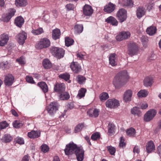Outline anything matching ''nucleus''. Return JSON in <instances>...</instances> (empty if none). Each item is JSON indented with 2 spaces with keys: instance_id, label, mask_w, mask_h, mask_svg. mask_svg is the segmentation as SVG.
<instances>
[{
  "instance_id": "nucleus-14",
  "label": "nucleus",
  "mask_w": 161,
  "mask_h": 161,
  "mask_svg": "<svg viewBox=\"0 0 161 161\" xmlns=\"http://www.w3.org/2000/svg\"><path fill=\"white\" fill-rule=\"evenodd\" d=\"M116 5L111 3H109L108 4L105 6L104 11L107 13H110L113 12L115 9Z\"/></svg>"
},
{
  "instance_id": "nucleus-38",
  "label": "nucleus",
  "mask_w": 161,
  "mask_h": 161,
  "mask_svg": "<svg viewBox=\"0 0 161 161\" xmlns=\"http://www.w3.org/2000/svg\"><path fill=\"white\" fill-rule=\"evenodd\" d=\"M122 4L124 6L132 7L134 5L133 2L132 0H123Z\"/></svg>"
},
{
  "instance_id": "nucleus-23",
  "label": "nucleus",
  "mask_w": 161,
  "mask_h": 161,
  "mask_svg": "<svg viewBox=\"0 0 161 161\" xmlns=\"http://www.w3.org/2000/svg\"><path fill=\"white\" fill-rule=\"evenodd\" d=\"M60 35L61 33L60 30L58 28H56L53 30L52 36L53 39L56 40L59 38Z\"/></svg>"
},
{
  "instance_id": "nucleus-10",
  "label": "nucleus",
  "mask_w": 161,
  "mask_h": 161,
  "mask_svg": "<svg viewBox=\"0 0 161 161\" xmlns=\"http://www.w3.org/2000/svg\"><path fill=\"white\" fill-rule=\"evenodd\" d=\"M27 37V34L24 31H22L17 35L18 42L20 45H23L25 42Z\"/></svg>"
},
{
  "instance_id": "nucleus-7",
  "label": "nucleus",
  "mask_w": 161,
  "mask_h": 161,
  "mask_svg": "<svg viewBox=\"0 0 161 161\" xmlns=\"http://www.w3.org/2000/svg\"><path fill=\"white\" fill-rule=\"evenodd\" d=\"M130 32L129 31H122L116 36V38L118 41H121L130 38Z\"/></svg>"
},
{
  "instance_id": "nucleus-52",
  "label": "nucleus",
  "mask_w": 161,
  "mask_h": 161,
  "mask_svg": "<svg viewBox=\"0 0 161 161\" xmlns=\"http://www.w3.org/2000/svg\"><path fill=\"white\" fill-rule=\"evenodd\" d=\"M13 125L14 127L18 128L23 125V124L19 121L16 120L13 123Z\"/></svg>"
},
{
  "instance_id": "nucleus-11",
  "label": "nucleus",
  "mask_w": 161,
  "mask_h": 161,
  "mask_svg": "<svg viewBox=\"0 0 161 161\" xmlns=\"http://www.w3.org/2000/svg\"><path fill=\"white\" fill-rule=\"evenodd\" d=\"M119 104V101L116 99H109L106 102V106L108 108H114L118 107Z\"/></svg>"
},
{
  "instance_id": "nucleus-1",
  "label": "nucleus",
  "mask_w": 161,
  "mask_h": 161,
  "mask_svg": "<svg viewBox=\"0 0 161 161\" xmlns=\"http://www.w3.org/2000/svg\"><path fill=\"white\" fill-rule=\"evenodd\" d=\"M129 79V77L126 70L120 71L117 73L114 77L113 84L115 89H119L126 83Z\"/></svg>"
},
{
  "instance_id": "nucleus-9",
  "label": "nucleus",
  "mask_w": 161,
  "mask_h": 161,
  "mask_svg": "<svg viewBox=\"0 0 161 161\" xmlns=\"http://www.w3.org/2000/svg\"><path fill=\"white\" fill-rule=\"evenodd\" d=\"M14 80V77L12 74H8L5 75L3 81L6 86H10L13 83Z\"/></svg>"
},
{
  "instance_id": "nucleus-24",
  "label": "nucleus",
  "mask_w": 161,
  "mask_h": 161,
  "mask_svg": "<svg viewBox=\"0 0 161 161\" xmlns=\"http://www.w3.org/2000/svg\"><path fill=\"white\" fill-rule=\"evenodd\" d=\"M145 9L142 7L138 8L136 10V15L137 17L139 19H140L145 14Z\"/></svg>"
},
{
  "instance_id": "nucleus-2",
  "label": "nucleus",
  "mask_w": 161,
  "mask_h": 161,
  "mask_svg": "<svg viewBox=\"0 0 161 161\" xmlns=\"http://www.w3.org/2000/svg\"><path fill=\"white\" fill-rule=\"evenodd\" d=\"M116 17L120 23L125 21L127 18L126 11L124 8H121L119 10L116 14Z\"/></svg>"
},
{
  "instance_id": "nucleus-39",
  "label": "nucleus",
  "mask_w": 161,
  "mask_h": 161,
  "mask_svg": "<svg viewBox=\"0 0 161 161\" xmlns=\"http://www.w3.org/2000/svg\"><path fill=\"white\" fill-rule=\"evenodd\" d=\"M86 92V89L83 88H81L79 91L77 97H79V98H81L85 96Z\"/></svg>"
},
{
  "instance_id": "nucleus-18",
  "label": "nucleus",
  "mask_w": 161,
  "mask_h": 161,
  "mask_svg": "<svg viewBox=\"0 0 161 161\" xmlns=\"http://www.w3.org/2000/svg\"><path fill=\"white\" fill-rule=\"evenodd\" d=\"M54 89L55 92H58L60 93L61 92L64 91L65 89V85L63 83L56 84L54 86Z\"/></svg>"
},
{
  "instance_id": "nucleus-17",
  "label": "nucleus",
  "mask_w": 161,
  "mask_h": 161,
  "mask_svg": "<svg viewBox=\"0 0 161 161\" xmlns=\"http://www.w3.org/2000/svg\"><path fill=\"white\" fill-rule=\"evenodd\" d=\"M105 22L114 26H117L118 24V21L117 19L112 16L108 17L105 19Z\"/></svg>"
},
{
  "instance_id": "nucleus-63",
  "label": "nucleus",
  "mask_w": 161,
  "mask_h": 161,
  "mask_svg": "<svg viewBox=\"0 0 161 161\" xmlns=\"http://www.w3.org/2000/svg\"><path fill=\"white\" fill-rule=\"evenodd\" d=\"M84 55L82 54L81 53H78L77 54V58L80 59H82L83 58Z\"/></svg>"
},
{
  "instance_id": "nucleus-59",
  "label": "nucleus",
  "mask_w": 161,
  "mask_h": 161,
  "mask_svg": "<svg viewBox=\"0 0 161 161\" xmlns=\"http://www.w3.org/2000/svg\"><path fill=\"white\" fill-rule=\"evenodd\" d=\"M65 7L68 10H73L74 9L75 6L73 4L69 3L67 4L65 6Z\"/></svg>"
},
{
  "instance_id": "nucleus-49",
  "label": "nucleus",
  "mask_w": 161,
  "mask_h": 161,
  "mask_svg": "<svg viewBox=\"0 0 161 161\" xmlns=\"http://www.w3.org/2000/svg\"><path fill=\"white\" fill-rule=\"evenodd\" d=\"M59 78L63 79L65 81H67L70 78V75L68 73H64L59 75Z\"/></svg>"
},
{
  "instance_id": "nucleus-45",
  "label": "nucleus",
  "mask_w": 161,
  "mask_h": 161,
  "mask_svg": "<svg viewBox=\"0 0 161 161\" xmlns=\"http://www.w3.org/2000/svg\"><path fill=\"white\" fill-rule=\"evenodd\" d=\"M64 51L62 48H60L58 50V52L57 53V54H56L55 56L58 57V58H60L64 57Z\"/></svg>"
},
{
  "instance_id": "nucleus-8",
  "label": "nucleus",
  "mask_w": 161,
  "mask_h": 161,
  "mask_svg": "<svg viewBox=\"0 0 161 161\" xmlns=\"http://www.w3.org/2000/svg\"><path fill=\"white\" fill-rule=\"evenodd\" d=\"M156 114V111L154 109H151L148 111L144 115V119L145 121L148 122L152 120Z\"/></svg>"
},
{
  "instance_id": "nucleus-43",
  "label": "nucleus",
  "mask_w": 161,
  "mask_h": 161,
  "mask_svg": "<svg viewBox=\"0 0 161 161\" xmlns=\"http://www.w3.org/2000/svg\"><path fill=\"white\" fill-rule=\"evenodd\" d=\"M99 98L100 100L103 101L108 99L109 98V96L107 93L103 92L100 94Z\"/></svg>"
},
{
  "instance_id": "nucleus-35",
  "label": "nucleus",
  "mask_w": 161,
  "mask_h": 161,
  "mask_svg": "<svg viewBox=\"0 0 161 161\" xmlns=\"http://www.w3.org/2000/svg\"><path fill=\"white\" fill-rule=\"evenodd\" d=\"M69 97V94L67 92H61L59 95V99L61 100H68Z\"/></svg>"
},
{
  "instance_id": "nucleus-22",
  "label": "nucleus",
  "mask_w": 161,
  "mask_h": 161,
  "mask_svg": "<svg viewBox=\"0 0 161 161\" xmlns=\"http://www.w3.org/2000/svg\"><path fill=\"white\" fill-rule=\"evenodd\" d=\"M131 112L132 114L138 117H140L142 115V112L140 108L137 107H135L131 108Z\"/></svg>"
},
{
  "instance_id": "nucleus-40",
  "label": "nucleus",
  "mask_w": 161,
  "mask_h": 161,
  "mask_svg": "<svg viewBox=\"0 0 161 161\" xmlns=\"http://www.w3.org/2000/svg\"><path fill=\"white\" fill-rule=\"evenodd\" d=\"M148 94V92L146 90H141L137 93L138 97H145Z\"/></svg>"
},
{
  "instance_id": "nucleus-37",
  "label": "nucleus",
  "mask_w": 161,
  "mask_h": 161,
  "mask_svg": "<svg viewBox=\"0 0 161 161\" xmlns=\"http://www.w3.org/2000/svg\"><path fill=\"white\" fill-rule=\"evenodd\" d=\"M74 29L75 33L80 34L83 31V25L82 24L77 25L75 26Z\"/></svg>"
},
{
  "instance_id": "nucleus-36",
  "label": "nucleus",
  "mask_w": 161,
  "mask_h": 161,
  "mask_svg": "<svg viewBox=\"0 0 161 161\" xmlns=\"http://www.w3.org/2000/svg\"><path fill=\"white\" fill-rule=\"evenodd\" d=\"M44 67L46 69H50L52 66V64L47 59H44L42 62Z\"/></svg>"
},
{
  "instance_id": "nucleus-28",
  "label": "nucleus",
  "mask_w": 161,
  "mask_h": 161,
  "mask_svg": "<svg viewBox=\"0 0 161 161\" xmlns=\"http://www.w3.org/2000/svg\"><path fill=\"white\" fill-rule=\"evenodd\" d=\"M37 85L41 88L44 92L46 93L48 92V87L45 82L44 81L39 82L38 83Z\"/></svg>"
},
{
  "instance_id": "nucleus-55",
  "label": "nucleus",
  "mask_w": 161,
  "mask_h": 161,
  "mask_svg": "<svg viewBox=\"0 0 161 161\" xmlns=\"http://www.w3.org/2000/svg\"><path fill=\"white\" fill-rule=\"evenodd\" d=\"M41 151H49V148L46 144H43L41 146Z\"/></svg>"
},
{
  "instance_id": "nucleus-54",
  "label": "nucleus",
  "mask_w": 161,
  "mask_h": 161,
  "mask_svg": "<svg viewBox=\"0 0 161 161\" xmlns=\"http://www.w3.org/2000/svg\"><path fill=\"white\" fill-rule=\"evenodd\" d=\"M15 141L17 143L19 144H23L24 143V141L22 138L17 137L15 139Z\"/></svg>"
},
{
  "instance_id": "nucleus-60",
  "label": "nucleus",
  "mask_w": 161,
  "mask_h": 161,
  "mask_svg": "<svg viewBox=\"0 0 161 161\" xmlns=\"http://www.w3.org/2000/svg\"><path fill=\"white\" fill-rule=\"evenodd\" d=\"M141 40L143 43L146 42L148 40L147 37L146 36L143 35L141 37Z\"/></svg>"
},
{
  "instance_id": "nucleus-20",
  "label": "nucleus",
  "mask_w": 161,
  "mask_h": 161,
  "mask_svg": "<svg viewBox=\"0 0 161 161\" xmlns=\"http://www.w3.org/2000/svg\"><path fill=\"white\" fill-rule=\"evenodd\" d=\"M40 135L41 133L40 132L34 130L28 132L27 134L28 136L31 139L38 138L40 136Z\"/></svg>"
},
{
  "instance_id": "nucleus-16",
  "label": "nucleus",
  "mask_w": 161,
  "mask_h": 161,
  "mask_svg": "<svg viewBox=\"0 0 161 161\" xmlns=\"http://www.w3.org/2000/svg\"><path fill=\"white\" fill-rule=\"evenodd\" d=\"M70 67L75 73H78L81 71V67L77 62H73L70 64Z\"/></svg>"
},
{
  "instance_id": "nucleus-30",
  "label": "nucleus",
  "mask_w": 161,
  "mask_h": 161,
  "mask_svg": "<svg viewBox=\"0 0 161 161\" xmlns=\"http://www.w3.org/2000/svg\"><path fill=\"white\" fill-rule=\"evenodd\" d=\"M27 4L26 0H15V4L18 7H25Z\"/></svg>"
},
{
  "instance_id": "nucleus-32",
  "label": "nucleus",
  "mask_w": 161,
  "mask_h": 161,
  "mask_svg": "<svg viewBox=\"0 0 161 161\" xmlns=\"http://www.w3.org/2000/svg\"><path fill=\"white\" fill-rule=\"evenodd\" d=\"M147 151H153L155 150V147L152 141L148 142L146 145Z\"/></svg>"
},
{
  "instance_id": "nucleus-57",
  "label": "nucleus",
  "mask_w": 161,
  "mask_h": 161,
  "mask_svg": "<svg viewBox=\"0 0 161 161\" xmlns=\"http://www.w3.org/2000/svg\"><path fill=\"white\" fill-rule=\"evenodd\" d=\"M119 146L120 147H124L125 146V143L124 142V139L123 136H121L119 143Z\"/></svg>"
},
{
  "instance_id": "nucleus-58",
  "label": "nucleus",
  "mask_w": 161,
  "mask_h": 161,
  "mask_svg": "<svg viewBox=\"0 0 161 161\" xmlns=\"http://www.w3.org/2000/svg\"><path fill=\"white\" fill-rule=\"evenodd\" d=\"M26 81L30 83L31 84H34L35 83V81L33 80V78L32 77L29 76H27L26 77Z\"/></svg>"
},
{
  "instance_id": "nucleus-4",
  "label": "nucleus",
  "mask_w": 161,
  "mask_h": 161,
  "mask_svg": "<svg viewBox=\"0 0 161 161\" xmlns=\"http://www.w3.org/2000/svg\"><path fill=\"white\" fill-rule=\"evenodd\" d=\"M50 44L49 40L46 38L41 39L36 44V47L38 49H42L48 47Z\"/></svg>"
},
{
  "instance_id": "nucleus-5",
  "label": "nucleus",
  "mask_w": 161,
  "mask_h": 161,
  "mask_svg": "<svg viewBox=\"0 0 161 161\" xmlns=\"http://www.w3.org/2000/svg\"><path fill=\"white\" fill-rule=\"evenodd\" d=\"M128 54L131 56L136 55L138 51V47L137 45L134 42H131L128 45Z\"/></svg>"
},
{
  "instance_id": "nucleus-44",
  "label": "nucleus",
  "mask_w": 161,
  "mask_h": 161,
  "mask_svg": "<svg viewBox=\"0 0 161 161\" xmlns=\"http://www.w3.org/2000/svg\"><path fill=\"white\" fill-rule=\"evenodd\" d=\"M65 44L66 46L69 47L73 45L74 41L72 39L66 37L65 40Z\"/></svg>"
},
{
  "instance_id": "nucleus-25",
  "label": "nucleus",
  "mask_w": 161,
  "mask_h": 161,
  "mask_svg": "<svg viewBox=\"0 0 161 161\" xmlns=\"http://www.w3.org/2000/svg\"><path fill=\"white\" fill-rule=\"evenodd\" d=\"M156 31L157 29L155 26H151L147 28L146 31L147 34L150 36H153L156 33Z\"/></svg>"
},
{
  "instance_id": "nucleus-46",
  "label": "nucleus",
  "mask_w": 161,
  "mask_h": 161,
  "mask_svg": "<svg viewBox=\"0 0 161 161\" xmlns=\"http://www.w3.org/2000/svg\"><path fill=\"white\" fill-rule=\"evenodd\" d=\"M43 32V30L42 28H39L36 30L33 29L31 32L34 35H38Z\"/></svg>"
},
{
  "instance_id": "nucleus-33",
  "label": "nucleus",
  "mask_w": 161,
  "mask_h": 161,
  "mask_svg": "<svg viewBox=\"0 0 161 161\" xmlns=\"http://www.w3.org/2000/svg\"><path fill=\"white\" fill-rule=\"evenodd\" d=\"M116 54L115 53H112L110 55L109 57V63L112 66H114L116 65L115 64V56Z\"/></svg>"
},
{
  "instance_id": "nucleus-27",
  "label": "nucleus",
  "mask_w": 161,
  "mask_h": 161,
  "mask_svg": "<svg viewBox=\"0 0 161 161\" xmlns=\"http://www.w3.org/2000/svg\"><path fill=\"white\" fill-rule=\"evenodd\" d=\"M24 19L21 16L17 17L15 19L14 23L17 26L20 27L24 23Z\"/></svg>"
},
{
  "instance_id": "nucleus-26",
  "label": "nucleus",
  "mask_w": 161,
  "mask_h": 161,
  "mask_svg": "<svg viewBox=\"0 0 161 161\" xmlns=\"http://www.w3.org/2000/svg\"><path fill=\"white\" fill-rule=\"evenodd\" d=\"M153 79L151 77H146L143 81L144 85L146 86H151L153 82Z\"/></svg>"
},
{
  "instance_id": "nucleus-3",
  "label": "nucleus",
  "mask_w": 161,
  "mask_h": 161,
  "mask_svg": "<svg viewBox=\"0 0 161 161\" xmlns=\"http://www.w3.org/2000/svg\"><path fill=\"white\" fill-rule=\"evenodd\" d=\"M81 146H77V145L71 142L66 145L64 151H82Z\"/></svg>"
},
{
  "instance_id": "nucleus-64",
  "label": "nucleus",
  "mask_w": 161,
  "mask_h": 161,
  "mask_svg": "<svg viewBox=\"0 0 161 161\" xmlns=\"http://www.w3.org/2000/svg\"><path fill=\"white\" fill-rule=\"evenodd\" d=\"M53 161H60V160L59 157L56 156L54 157Z\"/></svg>"
},
{
  "instance_id": "nucleus-50",
  "label": "nucleus",
  "mask_w": 161,
  "mask_h": 161,
  "mask_svg": "<svg viewBox=\"0 0 161 161\" xmlns=\"http://www.w3.org/2000/svg\"><path fill=\"white\" fill-rule=\"evenodd\" d=\"M60 48L54 47H52L50 48L51 53L53 54V55L55 56L56 54H57V53L60 49Z\"/></svg>"
},
{
  "instance_id": "nucleus-47",
  "label": "nucleus",
  "mask_w": 161,
  "mask_h": 161,
  "mask_svg": "<svg viewBox=\"0 0 161 161\" xmlns=\"http://www.w3.org/2000/svg\"><path fill=\"white\" fill-rule=\"evenodd\" d=\"M84 127V125L82 123L79 124L75 127L74 131L76 133L79 132L81 131Z\"/></svg>"
},
{
  "instance_id": "nucleus-13",
  "label": "nucleus",
  "mask_w": 161,
  "mask_h": 161,
  "mask_svg": "<svg viewBox=\"0 0 161 161\" xmlns=\"http://www.w3.org/2000/svg\"><path fill=\"white\" fill-rule=\"evenodd\" d=\"M9 40L8 35L3 33L0 35V46L3 47L7 44Z\"/></svg>"
},
{
  "instance_id": "nucleus-48",
  "label": "nucleus",
  "mask_w": 161,
  "mask_h": 161,
  "mask_svg": "<svg viewBox=\"0 0 161 161\" xmlns=\"http://www.w3.org/2000/svg\"><path fill=\"white\" fill-rule=\"evenodd\" d=\"M114 125L112 123H109L108 125V132L110 134H112L114 132Z\"/></svg>"
},
{
  "instance_id": "nucleus-21",
  "label": "nucleus",
  "mask_w": 161,
  "mask_h": 161,
  "mask_svg": "<svg viewBox=\"0 0 161 161\" xmlns=\"http://www.w3.org/2000/svg\"><path fill=\"white\" fill-rule=\"evenodd\" d=\"M15 12V10L14 9H10L8 13L6 14L5 17L4 18V21L5 22L8 21L11 17L14 15Z\"/></svg>"
},
{
  "instance_id": "nucleus-42",
  "label": "nucleus",
  "mask_w": 161,
  "mask_h": 161,
  "mask_svg": "<svg viewBox=\"0 0 161 161\" xmlns=\"http://www.w3.org/2000/svg\"><path fill=\"white\" fill-rule=\"evenodd\" d=\"M10 66V64L7 61H3L0 64V67L4 69H8Z\"/></svg>"
},
{
  "instance_id": "nucleus-51",
  "label": "nucleus",
  "mask_w": 161,
  "mask_h": 161,
  "mask_svg": "<svg viewBox=\"0 0 161 161\" xmlns=\"http://www.w3.org/2000/svg\"><path fill=\"white\" fill-rule=\"evenodd\" d=\"M100 134L98 132H96L93 133L91 137L92 139L93 140H96L100 137Z\"/></svg>"
},
{
  "instance_id": "nucleus-19",
  "label": "nucleus",
  "mask_w": 161,
  "mask_h": 161,
  "mask_svg": "<svg viewBox=\"0 0 161 161\" xmlns=\"http://www.w3.org/2000/svg\"><path fill=\"white\" fill-rule=\"evenodd\" d=\"M99 111L96 108L94 110L89 109L87 112V114L90 117L96 118L98 116Z\"/></svg>"
},
{
  "instance_id": "nucleus-56",
  "label": "nucleus",
  "mask_w": 161,
  "mask_h": 161,
  "mask_svg": "<svg viewBox=\"0 0 161 161\" xmlns=\"http://www.w3.org/2000/svg\"><path fill=\"white\" fill-rule=\"evenodd\" d=\"M16 61L21 64H24L25 63V61L24 58L23 56L21 57L20 58L16 59Z\"/></svg>"
},
{
  "instance_id": "nucleus-61",
  "label": "nucleus",
  "mask_w": 161,
  "mask_h": 161,
  "mask_svg": "<svg viewBox=\"0 0 161 161\" xmlns=\"http://www.w3.org/2000/svg\"><path fill=\"white\" fill-rule=\"evenodd\" d=\"M108 151H116V149L112 146H108L107 147Z\"/></svg>"
},
{
  "instance_id": "nucleus-31",
  "label": "nucleus",
  "mask_w": 161,
  "mask_h": 161,
  "mask_svg": "<svg viewBox=\"0 0 161 161\" xmlns=\"http://www.w3.org/2000/svg\"><path fill=\"white\" fill-rule=\"evenodd\" d=\"M12 139V137L9 134H6L2 137L1 140L3 142L7 143L11 141Z\"/></svg>"
},
{
  "instance_id": "nucleus-62",
  "label": "nucleus",
  "mask_w": 161,
  "mask_h": 161,
  "mask_svg": "<svg viewBox=\"0 0 161 161\" xmlns=\"http://www.w3.org/2000/svg\"><path fill=\"white\" fill-rule=\"evenodd\" d=\"M29 157L27 155H25L21 161H29Z\"/></svg>"
},
{
  "instance_id": "nucleus-6",
  "label": "nucleus",
  "mask_w": 161,
  "mask_h": 161,
  "mask_svg": "<svg viewBox=\"0 0 161 161\" xmlns=\"http://www.w3.org/2000/svg\"><path fill=\"white\" fill-rule=\"evenodd\" d=\"M46 109L49 114L52 116L58 110L57 103L55 102L51 103L47 107Z\"/></svg>"
},
{
  "instance_id": "nucleus-12",
  "label": "nucleus",
  "mask_w": 161,
  "mask_h": 161,
  "mask_svg": "<svg viewBox=\"0 0 161 161\" xmlns=\"http://www.w3.org/2000/svg\"><path fill=\"white\" fill-rule=\"evenodd\" d=\"M132 94V91L131 90L128 89L126 90L123 95V101L126 103L130 101L131 100Z\"/></svg>"
},
{
  "instance_id": "nucleus-34",
  "label": "nucleus",
  "mask_w": 161,
  "mask_h": 161,
  "mask_svg": "<svg viewBox=\"0 0 161 161\" xmlns=\"http://www.w3.org/2000/svg\"><path fill=\"white\" fill-rule=\"evenodd\" d=\"M86 78L82 75H79L76 77V80L80 84H83L85 83Z\"/></svg>"
},
{
  "instance_id": "nucleus-41",
  "label": "nucleus",
  "mask_w": 161,
  "mask_h": 161,
  "mask_svg": "<svg viewBox=\"0 0 161 161\" xmlns=\"http://www.w3.org/2000/svg\"><path fill=\"white\" fill-rule=\"evenodd\" d=\"M126 133L127 135L129 136H134L135 135L136 131L133 128H130L127 130Z\"/></svg>"
},
{
  "instance_id": "nucleus-15",
  "label": "nucleus",
  "mask_w": 161,
  "mask_h": 161,
  "mask_svg": "<svg viewBox=\"0 0 161 161\" xmlns=\"http://www.w3.org/2000/svg\"><path fill=\"white\" fill-rule=\"evenodd\" d=\"M93 9L89 5L86 4L83 7V12L85 16H90L93 13Z\"/></svg>"
},
{
  "instance_id": "nucleus-29",
  "label": "nucleus",
  "mask_w": 161,
  "mask_h": 161,
  "mask_svg": "<svg viewBox=\"0 0 161 161\" xmlns=\"http://www.w3.org/2000/svg\"><path fill=\"white\" fill-rule=\"evenodd\" d=\"M84 152H75L78 161H83L84 159Z\"/></svg>"
},
{
  "instance_id": "nucleus-53",
  "label": "nucleus",
  "mask_w": 161,
  "mask_h": 161,
  "mask_svg": "<svg viewBox=\"0 0 161 161\" xmlns=\"http://www.w3.org/2000/svg\"><path fill=\"white\" fill-rule=\"evenodd\" d=\"M8 125L6 121H4L0 122V130L5 128L8 126Z\"/></svg>"
}]
</instances>
